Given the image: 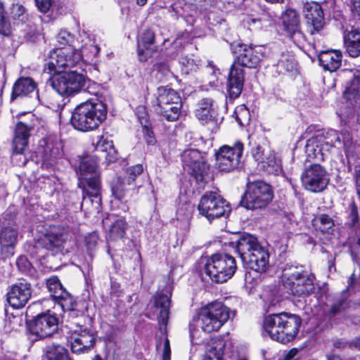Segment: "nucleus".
Returning <instances> with one entry per match:
<instances>
[{"instance_id": "obj_1", "label": "nucleus", "mask_w": 360, "mask_h": 360, "mask_svg": "<svg viewBox=\"0 0 360 360\" xmlns=\"http://www.w3.org/2000/svg\"><path fill=\"white\" fill-rule=\"evenodd\" d=\"M79 187L83 189L81 208L89 212H99L101 207V181L97 162L91 157L82 159L79 167Z\"/></svg>"}, {"instance_id": "obj_2", "label": "nucleus", "mask_w": 360, "mask_h": 360, "mask_svg": "<svg viewBox=\"0 0 360 360\" xmlns=\"http://www.w3.org/2000/svg\"><path fill=\"white\" fill-rule=\"evenodd\" d=\"M264 56V48L261 46H240L236 61L232 65L227 84L229 98H237L241 94L244 84L243 70L238 67L256 68Z\"/></svg>"}, {"instance_id": "obj_3", "label": "nucleus", "mask_w": 360, "mask_h": 360, "mask_svg": "<svg viewBox=\"0 0 360 360\" xmlns=\"http://www.w3.org/2000/svg\"><path fill=\"white\" fill-rule=\"evenodd\" d=\"M99 51L98 46L94 44H86L81 50H77L70 45L53 49L46 58V68L49 72H56L62 68H72L84 58L86 60L94 59Z\"/></svg>"}, {"instance_id": "obj_4", "label": "nucleus", "mask_w": 360, "mask_h": 360, "mask_svg": "<svg viewBox=\"0 0 360 360\" xmlns=\"http://www.w3.org/2000/svg\"><path fill=\"white\" fill-rule=\"evenodd\" d=\"M107 107L101 101H88L78 105L72 113L70 122L77 130L87 132L98 128L106 119Z\"/></svg>"}, {"instance_id": "obj_5", "label": "nucleus", "mask_w": 360, "mask_h": 360, "mask_svg": "<svg viewBox=\"0 0 360 360\" xmlns=\"http://www.w3.org/2000/svg\"><path fill=\"white\" fill-rule=\"evenodd\" d=\"M236 249L241 260L257 271L264 272L269 265V253L250 234H243L236 241Z\"/></svg>"}, {"instance_id": "obj_6", "label": "nucleus", "mask_w": 360, "mask_h": 360, "mask_svg": "<svg viewBox=\"0 0 360 360\" xmlns=\"http://www.w3.org/2000/svg\"><path fill=\"white\" fill-rule=\"evenodd\" d=\"M64 68L59 71L49 72L44 65V71L49 74H53L50 78V84L53 89L60 95L70 96L82 90H84L90 82L85 75L75 71L60 73Z\"/></svg>"}, {"instance_id": "obj_7", "label": "nucleus", "mask_w": 360, "mask_h": 360, "mask_svg": "<svg viewBox=\"0 0 360 360\" xmlns=\"http://www.w3.org/2000/svg\"><path fill=\"white\" fill-rule=\"evenodd\" d=\"M153 106L158 114L169 122L176 121L181 113L182 101L179 94L167 86L157 89Z\"/></svg>"}, {"instance_id": "obj_8", "label": "nucleus", "mask_w": 360, "mask_h": 360, "mask_svg": "<svg viewBox=\"0 0 360 360\" xmlns=\"http://www.w3.org/2000/svg\"><path fill=\"white\" fill-rule=\"evenodd\" d=\"M236 269L233 257L228 254H214L207 259L204 271L212 281L222 283L234 275Z\"/></svg>"}, {"instance_id": "obj_9", "label": "nucleus", "mask_w": 360, "mask_h": 360, "mask_svg": "<svg viewBox=\"0 0 360 360\" xmlns=\"http://www.w3.org/2000/svg\"><path fill=\"white\" fill-rule=\"evenodd\" d=\"M283 278L285 288L294 295L306 296L314 290V276L301 266L285 270Z\"/></svg>"}, {"instance_id": "obj_10", "label": "nucleus", "mask_w": 360, "mask_h": 360, "mask_svg": "<svg viewBox=\"0 0 360 360\" xmlns=\"http://www.w3.org/2000/svg\"><path fill=\"white\" fill-rule=\"evenodd\" d=\"M271 186L263 181H248L241 205L248 210L262 209L273 199Z\"/></svg>"}, {"instance_id": "obj_11", "label": "nucleus", "mask_w": 360, "mask_h": 360, "mask_svg": "<svg viewBox=\"0 0 360 360\" xmlns=\"http://www.w3.org/2000/svg\"><path fill=\"white\" fill-rule=\"evenodd\" d=\"M198 315L201 328L210 333L221 328L229 319L230 311L228 307L217 302L202 307Z\"/></svg>"}, {"instance_id": "obj_12", "label": "nucleus", "mask_w": 360, "mask_h": 360, "mask_svg": "<svg viewBox=\"0 0 360 360\" xmlns=\"http://www.w3.org/2000/svg\"><path fill=\"white\" fill-rule=\"evenodd\" d=\"M198 209L199 213L210 221L226 215L230 207L226 200L215 192H206L200 198Z\"/></svg>"}, {"instance_id": "obj_13", "label": "nucleus", "mask_w": 360, "mask_h": 360, "mask_svg": "<svg viewBox=\"0 0 360 360\" xmlns=\"http://www.w3.org/2000/svg\"><path fill=\"white\" fill-rule=\"evenodd\" d=\"M243 143L238 141L233 146L224 145L216 153V167L223 172H231L237 169L241 162Z\"/></svg>"}, {"instance_id": "obj_14", "label": "nucleus", "mask_w": 360, "mask_h": 360, "mask_svg": "<svg viewBox=\"0 0 360 360\" xmlns=\"http://www.w3.org/2000/svg\"><path fill=\"white\" fill-rule=\"evenodd\" d=\"M300 179L303 187L314 193L323 191L329 183L327 172L319 164H313L307 167Z\"/></svg>"}, {"instance_id": "obj_15", "label": "nucleus", "mask_w": 360, "mask_h": 360, "mask_svg": "<svg viewBox=\"0 0 360 360\" xmlns=\"http://www.w3.org/2000/svg\"><path fill=\"white\" fill-rule=\"evenodd\" d=\"M205 155L197 149L187 148L181 155L184 167H187L191 175L199 181L203 180L204 176L209 169Z\"/></svg>"}, {"instance_id": "obj_16", "label": "nucleus", "mask_w": 360, "mask_h": 360, "mask_svg": "<svg viewBox=\"0 0 360 360\" xmlns=\"http://www.w3.org/2000/svg\"><path fill=\"white\" fill-rule=\"evenodd\" d=\"M46 286L53 299L58 302L64 312H68L70 316L76 314L75 302L70 294L63 287L56 276L47 279Z\"/></svg>"}, {"instance_id": "obj_17", "label": "nucleus", "mask_w": 360, "mask_h": 360, "mask_svg": "<svg viewBox=\"0 0 360 360\" xmlns=\"http://www.w3.org/2000/svg\"><path fill=\"white\" fill-rule=\"evenodd\" d=\"M32 292L31 283L25 280H20L9 287L6 293V300L13 309H22L31 299Z\"/></svg>"}, {"instance_id": "obj_18", "label": "nucleus", "mask_w": 360, "mask_h": 360, "mask_svg": "<svg viewBox=\"0 0 360 360\" xmlns=\"http://www.w3.org/2000/svg\"><path fill=\"white\" fill-rule=\"evenodd\" d=\"M197 119L203 125H207L212 131H216L221 123L217 110L211 98H202L198 104L195 112Z\"/></svg>"}, {"instance_id": "obj_19", "label": "nucleus", "mask_w": 360, "mask_h": 360, "mask_svg": "<svg viewBox=\"0 0 360 360\" xmlns=\"http://www.w3.org/2000/svg\"><path fill=\"white\" fill-rule=\"evenodd\" d=\"M18 237V225L15 221L8 217V213L6 212L1 222L0 245L4 251L8 252V255H13V249L15 246Z\"/></svg>"}, {"instance_id": "obj_20", "label": "nucleus", "mask_w": 360, "mask_h": 360, "mask_svg": "<svg viewBox=\"0 0 360 360\" xmlns=\"http://www.w3.org/2000/svg\"><path fill=\"white\" fill-rule=\"evenodd\" d=\"M58 318L51 314H39L30 325V332L40 338L51 337L58 330Z\"/></svg>"}, {"instance_id": "obj_21", "label": "nucleus", "mask_w": 360, "mask_h": 360, "mask_svg": "<svg viewBox=\"0 0 360 360\" xmlns=\"http://www.w3.org/2000/svg\"><path fill=\"white\" fill-rule=\"evenodd\" d=\"M68 341L74 353L85 352L91 348L95 342L92 333L88 328H82L79 323H77L75 328L71 330Z\"/></svg>"}, {"instance_id": "obj_22", "label": "nucleus", "mask_w": 360, "mask_h": 360, "mask_svg": "<svg viewBox=\"0 0 360 360\" xmlns=\"http://www.w3.org/2000/svg\"><path fill=\"white\" fill-rule=\"evenodd\" d=\"M301 325V319L296 314L280 313V342H291L297 336Z\"/></svg>"}, {"instance_id": "obj_23", "label": "nucleus", "mask_w": 360, "mask_h": 360, "mask_svg": "<svg viewBox=\"0 0 360 360\" xmlns=\"http://www.w3.org/2000/svg\"><path fill=\"white\" fill-rule=\"evenodd\" d=\"M303 15L311 34L320 31L323 27L325 25L323 11L319 4L306 3L303 8Z\"/></svg>"}, {"instance_id": "obj_24", "label": "nucleus", "mask_w": 360, "mask_h": 360, "mask_svg": "<svg viewBox=\"0 0 360 360\" xmlns=\"http://www.w3.org/2000/svg\"><path fill=\"white\" fill-rule=\"evenodd\" d=\"M281 19L285 32L295 43L300 44L304 40V35L300 29L299 15L295 9H286Z\"/></svg>"}, {"instance_id": "obj_25", "label": "nucleus", "mask_w": 360, "mask_h": 360, "mask_svg": "<svg viewBox=\"0 0 360 360\" xmlns=\"http://www.w3.org/2000/svg\"><path fill=\"white\" fill-rule=\"evenodd\" d=\"M69 233L61 229H54L45 235L42 240L44 248L55 253L61 252L69 241Z\"/></svg>"}, {"instance_id": "obj_26", "label": "nucleus", "mask_w": 360, "mask_h": 360, "mask_svg": "<svg viewBox=\"0 0 360 360\" xmlns=\"http://www.w3.org/2000/svg\"><path fill=\"white\" fill-rule=\"evenodd\" d=\"M34 124L19 122L17 123L13 139V150L16 154H22L27 146L28 139Z\"/></svg>"}, {"instance_id": "obj_27", "label": "nucleus", "mask_w": 360, "mask_h": 360, "mask_svg": "<svg viewBox=\"0 0 360 360\" xmlns=\"http://www.w3.org/2000/svg\"><path fill=\"white\" fill-rule=\"evenodd\" d=\"M157 51L155 46V33L150 30H147L141 36L138 41L137 52L139 60L145 62L152 56Z\"/></svg>"}, {"instance_id": "obj_28", "label": "nucleus", "mask_w": 360, "mask_h": 360, "mask_svg": "<svg viewBox=\"0 0 360 360\" xmlns=\"http://www.w3.org/2000/svg\"><path fill=\"white\" fill-rule=\"evenodd\" d=\"M342 54L340 51H320L319 54V64L324 70L330 72L336 71L342 64Z\"/></svg>"}, {"instance_id": "obj_29", "label": "nucleus", "mask_w": 360, "mask_h": 360, "mask_svg": "<svg viewBox=\"0 0 360 360\" xmlns=\"http://www.w3.org/2000/svg\"><path fill=\"white\" fill-rule=\"evenodd\" d=\"M170 306V299L168 295L162 293H156L153 297L152 308L156 314L158 321L162 325L167 323Z\"/></svg>"}, {"instance_id": "obj_30", "label": "nucleus", "mask_w": 360, "mask_h": 360, "mask_svg": "<svg viewBox=\"0 0 360 360\" xmlns=\"http://www.w3.org/2000/svg\"><path fill=\"white\" fill-rule=\"evenodd\" d=\"M264 336L268 335L273 340L280 342V313L266 316L263 320Z\"/></svg>"}, {"instance_id": "obj_31", "label": "nucleus", "mask_w": 360, "mask_h": 360, "mask_svg": "<svg viewBox=\"0 0 360 360\" xmlns=\"http://www.w3.org/2000/svg\"><path fill=\"white\" fill-rule=\"evenodd\" d=\"M344 45L349 56H360V29L352 28L344 32Z\"/></svg>"}, {"instance_id": "obj_32", "label": "nucleus", "mask_w": 360, "mask_h": 360, "mask_svg": "<svg viewBox=\"0 0 360 360\" xmlns=\"http://www.w3.org/2000/svg\"><path fill=\"white\" fill-rule=\"evenodd\" d=\"M37 89V84L30 77H22L15 81L13 86L11 99L24 97L34 92Z\"/></svg>"}, {"instance_id": "obj_33", "label": "nucleus", "mask_w": 360, "mask_h": 360, "mask_svg": "<svg viewBox=\"0 0 360 360\" xmlns=\"http://www.w3.org/2000/svg\"><path fill=\"white\" fill-rule=\"evenodd\" d=\"M127 224L123 218L114 221L109 228L108 238L111 240L122 238L126 233Z\"/></svg>"}, {"instance_id": "obj_34", "label": "nucleus", "mask_w": 360, "mask_h": 360, "mask_svg": "<svg viewBox=\"0 0 360 360\" xmlns=\"http://www.w3.org/2000/svg\"><path fill=\"white\" fill-rule=\"evenodd\" d=\"M42 153L41 161L43 163L52 165L55 161L62 155V152L58 146H53L48 143L43 149H39V153Z\"/></svg>"}, {"instance_id": "obj_35", "label": "nucleus", "mask_w": 360, "mask_h": 360, "mask_svg": "<svg viewBox=\"0 0 360 360\" xmlns=\"http://www.w3.org/2000/svg\"><path fill=\"white\" fill-rule=\"evenodd\" d=\"M224 343L221 341L210 342L205 350L203 360H221Z\"/></svg>"}, {"instance_id": "obj_36", "label": "nucleus", "mask_w": 360, "mask_h": 360, "mask_svg": "<svg viewBox=\"0 0 360 360\" xmlns=\"http://www.w3.org/2000/svg\"><path fill=\"white\" fill-rule=\"evenodd\" d=\"M47 360H70L68 350L60 345H51L46 351Z\"/></svg>"}, {"instance_id": "obj_37", "label": "nucleus", "mask_w": 360, "mask_h": 360, "mask_svg": "<svg viewBox=\"0 0 360 360\" xmlns=\"http://www.w3.org/2000/svg\"><path fill=\"white\" fill-rule=\"evenodd\" d=\"M195 210V206L190 202L180 205L176 211V217L180 221H189Z\"/></svg>"}, {"instance_id": "obj_38", "label": "nucleus", "mask_w": 360, "mask_h": 360, "mask_svg": "<svg viewBox=\"0 0 360 360\" xmlns=\"http://www.w3.org/2000/svg\"><path fill=\"white\" fill-rule=\"evenodd\" d=\"M22 323L21 316L8 314L4 320V330L6 333L16 331L22 326Z\"/></svg>"}, {"instance_id": "obj_39", "label": "nucleus", "mask_w": 360, "mask_h": 360, "mask_svg": "<svg viewBox=\"0 0 360 360\" xmlns=\"http://www.w3.org/2000/svg\"><path fill=\"white\" fill-rule=\"evenodd\" d=\"M326 145L336 147L342 145V132L338 133L335 130H330L324 137Z\"/></svg>"}, {"instance_id": "obj_40", "label": "nucleus", "mask_w": 360, "mask_h": 360, "mask_svg": "<svg viewBox=\"0 0 360 360\" xmlns=\"http://www.w3.org/2000/svg\"><path fill=\"white\" fill-rule=\"evenodd\" d=\"M347 213L349 226H354L359 221V216L357 205L354 200H352L349 204Z\"/></svg>"}, {"instance_id": "obj_41", "label": "nucleus", "mask_w": 360, "mask_h": 360, "mask_svg": "<svg viewBox=\"0 0 360 360\" xmlns=\"http://www.w3.org/2000/svg\"><path fill=\"white\" fill-rule=\"evenodd\" d=\"M263 163L266 164L269 168L268 169L269 172L277 173L281 169V160L273 153H270L268 157H265V162Z\"/></svg>"}, {"instance_id": "obj_42", "label": "nucleus", "mask_w": 360, "mask_h": 360, "mask_svg": "<svg viewBox=\"0 0 360 360\" xmlns=\"http://www.w3.org/2000/svg\"><path fill=\"white\" fill-rule=\"evenodd\" d=\"M157 349L162 350V360H170L171 359V349L169 340L167 338H160L157 343Z\"/></svg>"}, {"instance_id": "obj_43", "label": "nucleus", "mask_w": 360, "mask_h": 360, "mask_svg": "<svg viewBox=\"0 0 360 360\" xmlns=\"http://www.w3.org/2000/svg\"><path fill=\"white\" fill-rule=\"evenodd\" d=\"M0 34L8 37L11 34V25L5 18L4 10L2 3L0 1Z\"/></svg>"}, {"instance_id": "obj_44", "label": "nucleus", "mask_w": 360, "mask_h": 360, "mask_svg": "<svg viewBox=\"0 0 360 360\" xmlns=\"http://www.w3.org/2000/svg\"><path fill=\"white\" fill-rule=\"evenodd\" d=\"M278 65L288 72H292L295 70L297 63L292 56H284L278 60Z\"/></svg>"}, {"instance_id": "obj_45", "label": "nucleus", "mask_w": 360, "mask_h": 360, "mask_svg": "<svg viewBox=\"0 0 360 360\" xmlns=\"http://www.w3.org/2000/svg\"><path fill=\"white\" fill-rule=\"evenodd\" d=\"M112 147H113L112 141L108 140V138H105L104 136H101L98 137L95 148L97 151L105 153Z\"/></svg>"}, {"instance_id": "obj_46", "label": "nucleus", "mask_w": 360, "mask_h": 360, "mask_svg": "<svg viewBox=\"0 0 360 360\" xmlns=\"http://www.w3.org/2000/svg\"><path fill=\"white\" fill-rule=\"evenodd\" d=\"M25 9L22 5L13 4L11 8V15L15 19L23 20L25 18Z\"/></svg>"}, {"instance_id": "obj_47", "label": "nucleus", "mask_w": 360, "mask_h": 360, "mask_svg": "<svg viewBox=\"0 0 360 360\" xmlns=\"http://www.w3.org/2000/svg\"><path fill=\"white\" fill-rule=\"evenodd\" d=\"M347 306V304L346 300L344 299H340L330 306V308L328 311V314L335 316L344 310Z\"/></svg>"}, {"instance_id": "obj_48", "label": "nucleus", "mask_w": 360, "mask_h": 360, "mask_svg": "<svg viewBox=\"0 0 360 360\" xmlns=\"http://www.w3.org/2000/svg\"><path fill=\"white\" fill-rule=\"evenodd\" d=\"M38 10L42 13H46L52 5L51 0H34Z\"/></svg>"}, {"instance_id": "obj_49", "label": "nucleus", "mask_w": 360, "mask_h": 360, "mask_svg": "<svg viewBox=\"0 0 360 360\" xmlns=\"http://www.w3.org/2000/svg\"><path fill=\"white\" fill-rule=\"evenodd\" d=\"M143 166L140 164L129 167L127 169L129 174V181H134L135 178L143 172Z\"/></svg>"}, {"instance_id": "obj_50", "label": "nucleus", "mask_w": 360, "mask_h": 360, "mask_svg": "<svg viewBox=\"0 0 360 360\" xmlns=\"http://www.w3.org/2000/svg\"><path fill=\"white\" fill-rule=\"evenodd\" d=\"M16 265L20 271L25 272L30 269L31 264L25 256H20L16 260Z\"/></svg>"}, {"instance_id": "obj_51", "label": "nucleus", "mask_w": 360, "mask_h": 360, "mask_svg": "<svg viewBox=\"0 0 360 360\" xmlns=\"http://www.w3.org/2000/svg\"><path fill=\"white\" fill-rule=\"evenodd\" d=\"M72 39V37L70 33L65 30L60 31L57 36L58 42L60 45L65 46L64 47L67 46L66 45L68 44Z\"/></svg>"}, {"instance_id": "obj_52", "label": "nucleus", "mask_w": 360, "mask_h": 360, "mask_svg": "<svg viewBox=\"0 0 360 360\" xmlns=\"http://www.w3.org/2000/svg\"><path fill=\"white\" fill-rule=\"evenodd\" d=\"M180 63L182 65L183 71L188 73L195 69V64L193 59L188 57H182L180 59Z\"/></svg>"}, {"instance_id": "obj_53", "label": "nucleus", "mask_w": 360, "mask_h": 360, "mask_svg": "<svg viewBox=\"0 0 360 360\" xmlns=\"http://www.w3.org/2000/svg\"><path fill=\"white\" fill-rule=\"evenodd\" d=\"M342 145L345 148V150L346 152H347L352 146V141L350 134L347 131H344L342 132Z\"/></svg>"}, {"instance_id": "obj_54", "label": "nucleus", "mask_w": 360, "mask_h": 360, "mask_svg": "<svg viewBox=\"0 0 360 360\" xmlns=\"http://www.w3.org/2000/svg\"><path fill=\"white\" fill-rule=\"evenodd\" d=\"M252 155L256 161L259 162H265V155L261 146H257L252 150Z\"/></svg>"}, {"instance_id": "obj_55", "label": "nucleus", "mask_w": 360, "mask_h": 360, "mask_svg": "<svg viewBox=\"0 0 360 360\" xmlns=\"http://www.w3.org/2000/svg\"><path fill=\"white\" fill-rule=\"evenodd\" d=\"M98 239V233L96 232H92L85 237V242L89 248H92L96 245Z\"/></svg>"}, {"instance_id": "obj_56", "label": "nucleus", "mask_w": 360, "mask_h": 360, "mask_svg": "<svg viewBox=\"0 0 360 360\" xmlns=\"http://www.w3.org/2000/svg\"><path fill=\"white\" fill-rule=\"evenodd\" d=\"M358 94L359 91L354 84L347 86L344 92L345 97L347 99L355 98Z\"/></svg>"}, {"instance_id": "obj_57", "label": "nucleus", "mask_w": 360, "mask_h": 360, "mask_svg": "<svg viewBox=\"0 0 360 360\" xmlns=\"http://www.w3.org/2000/svg\"><path fill=\"white\" fill-rule=\"evenodd\" d=\"M105 160L108 162H115L118 158V154L114 146L105 152Z\"/></svg>"}, {"instance_id": "obj_58", "label": "nucleus", "mask_w": 360, "mask_h": 360, "mask_svg": "<svg viewBox=\"0 0 360 360\" xmlns=\"http://www.w3.org/2000/svg\"><path fill=\"white\" fill-rule=\"evenodd\" d=\"M319 221L322 225H323L324 229H330L333 226V219L326 214H323L319 217Z\"/></svg>"}, {"instance_id": "obj_59", "label": "nucleus", "mask_w": 360, "mask_h": 360, "mask_svg": "<svg viewBox=\"0 0 360 360\" xmlns=\"http://www.w3.org/2000/svg\"><path fill=\"white\" fill-rule=\"evenodd\" d=\"M351 10L354 15H360V0L351 1Z\"/></svg>"}, {"instance_id": "obj_60", "label": "nucleus", "mask_w": 360, "mask_h": 360, "mask_svg": "<svg viewBox=\"0 0 360 360\" xmlns=\"http://www.w3.org/2000/svg\"><path fill=\"white\" fill-rule=\"evenodd\" d=\"M145 139L148 145H154L155 143L153 132L148 129H146Z\"/></svg>"}, {"instance_id": "obj_61", "label": "nucleus", "mask_w": 360, "mask_h": 360, "mask_svg": "<svg viewBox=\"0 0 360 360\" xmlns=\"http://www.w3.org/2000/svg\"><path fill=\"white\" fill-rule=\"evenodd\" d=\"M158 72H161L162 75H164L165 76H167L168 75L170 74V70H169V65L166 63L160 64V67H159Z\"/></svg>"}, {"instance_id": "obj_62", "label": "nucleus", "mask_w": 360, "mask_h": 360, "mask_svg": "<svg viewBox=\"0 0 360 360\" xmlns=\"http://www.w3.org/2000/svg\"><path fill=\"white\" fill-rule=\"evenodd\" d=\"M297 354V350L296 349H292L285 354L283 356V360H292Z\"/></svg>"}, {"instance_id": "obj_63", "label": "nucleus", "mask_w": 360, "mask_h": 360, "mask_svg": "<svg viewBox=\"0 0 360 360\" xmlns=\"http://www.w3.org/2000/svg\"><path fill=\"white\" fill-rule=\"evenodd\" d=\"M327 360H342V359L338 355L330 354L327 355Z\"/></svg>"}, {"instance_id": "obj_64", "label": "nucleus", "mask_w": 360, "mask_h": 360, "mask_svg": "<svg viewBox=\"0 0 360 360\" xmlns=\"http://www.w3.org/2000/svg\"><path fill=\"white\" fill-rule=\"evenodd\" d=\"M351 346H354L359 349H360V338H356L353 342L351 344Z\"/></svg>"}]
</instances>
